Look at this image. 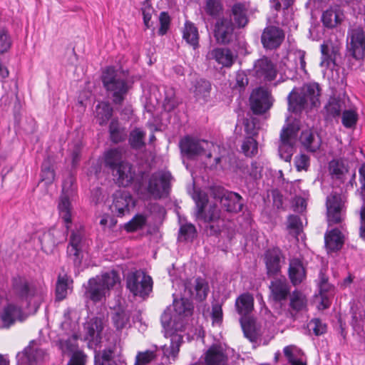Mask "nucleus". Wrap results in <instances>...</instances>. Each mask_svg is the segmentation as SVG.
Here are the masks:
<instances>
[{"label":"nucleus","instance_id":"nucleus-1","mask_svg":"<svg viewBox=\"0 0 365 365\" xmlns=\"http://www.w3.org/2000/svg\"><path fill=\"white\" fill-rule=\"evenodd\" d=\"M74 180L72 176L66 179L62 185V193L59 197L58 209L60 217L65 223L66 231L63 232L56 227H52L44 232L40 237L39 241L42 250L47 253H51L53 249L61 242H63L72 222L71 206L69 200L70 195L73 192L72 185Z\"/></svg>","mask_w":365,"mask_h":365},{"label":"nucleus","instance_id":"nucleus-2","mask_svg":"<svg viewBox=\"0 0 365 365\" xmlns=\"http://www.w3.org/2000/svg\"><path fill=\"white\" fill-rule=\"evenodd\" d=\"M102 82L112 102L115 105H122L130 89L126 79L119 75L114 68L108 67L103 73Z\"/></svg>","mask_w":365,"mask_h":365},{"label":"nucleus","instance_id":"nucleus-3","mask_svg":"<svg viewBox=\"0 0 365 365\" xmlns=\"http://www.w3.org/2000/svg\"><path fill=\"white\" fill-rule=\"evenodd\" d=\"M160 321L164 329L165 336L170 338V346L164 345L162 347L163 354L168 358L172 357L174 360L178 357L180 347L183 342V336L178 331H182V323H174L171 326L172 315L170 308H167L161 315Z\"/></svg>","mask_w":365,"mask_h":365},{"label":"nucleus","instance_id":"nucleus-4","mask_svg":"<svg viewBox=\"0 0 365 365\" xmlns=\"http://www.w3.org/2000/svg\"><path fill=\"white\" fill-rule=\"evenodd\" d=\"M205 195H199L196 200L197 217L201 218L207 225L205 227L207 235L217 236L221 232L223 221L220 218V210L216 205H211L205 211L207 203Z\"/></svg>","mask_w":365,"mask_h":365},{"label":"nucleus","instance_id":"nucleus-5","mask_svg":"<svg viewBox=\"0 0 365 365\" xmlns=\"http://www.w3.org/2000/svg\"><path fill=\"white\" fill-rule=\"evenodd\" d=\"M119 281L116 272H106L90 279L86 287L85 296L93 302H101L106 294Z\"/></svg>","mask_w":365,"mask_h":365},{"label":"nucleus","instance_id":"nucleus-6","mask_svg":"<svg viewBox=\"0 0 365 365\" xmlns=\"http://www.w3.org/2000/svg\"><path fill=\"white\" fill-rule=\"evenodd\" d=\"M322 88L317 82H308L298 89V113H307L320 106Z\"/></svg>","mask_w":365,"mask_h":365},{"label":"nucleus","instance_id":"nucleus-7","mask_svg":"<svg viewBox=\"0 0 365 365\" xmlns=\"http://www.w3.org/2000/svg\"><path fill=\"white\" fill-rule=\"evenodd\" d=\"M296 118L292 115L287 116L286 125L280 133V144L279 153L285 161H290L295 150L297 143V123Z\"/></svg>","mask_w":365,"mask_h":365},{"label":"nucleus","instance_id":"nucleus-8","mask_svg":"<svg viewBox=\"0 0 365 365\" xmlns=\"http://www.w3.org/2000/svg\"><path fill=\"white\" fill-rule=\"evenodd\" d=\"M126 288L135 297L147 298L153 290V279L141 269L128 272L125 277Z\"/></svg>","mask_w":365,"mask_h":365},{"label":"nucleus","instance_id":"nucleus-9","mask_svg":"<svg viewBox=\"0 0 365 365\" xmlns=\"http://www.w3.org/2000/svg\"><path fill=\"white\" fill-rule=\"evenodd\" d=\"M316 284L318 294H315V297L319 299L317 308L319 311H324L331 307L336 288L329 282V277L324 269H320Z\"/></svg>","mask_w":365,"mask_h":365},{"label":"nucleus","instance_id":"nucleus-10","mask_svg":"<svg viewBox=\"0 0 365 365\" xmlns=\"http://www.w3.org/2000/svg\"><path fill=\"white\" fill-rule=\"evenodd\" d=\"M211 191L215 198L220 200L222 207L227 212L237 213L242 210L243 200L240 194L221 187H212Z\"/></svg>","mask_w":365,"mask_h":365},{"label":"nucleus","instance_id":"nucleus-11","mask_svg":"<svg viewBox=\"0 0 365 365\" xmlns=\"http://www.w3.org/2000/svg\"><path fill=\"white\" fill-rule=\"evenodd\" d=\"M172 175L170 172L158 171L153 173L148 180L147 190L155 198L160 199L168 195Z\"/></svg>","mask_w":365,"mask_h":365},{"label":"nucleus","instance_id":"nucleus-12","mask_svg":"<svg viewBox=\"0 0 365 365\" xmlns=\"http://www.w3.org/2000/svg\"><path fill=\"white\" fill-rule=\"evenodd\" d=\"M209 145L208 141L199 140L190 135L183 137L179 142L181 153L190 160L205 154Z\"/></svg>","mask_w":365,"mask_h":365},{"label":"nucleus","instance_id":"nucleus-13","mask_svg":"<svg viewBox=\"0 0 365 365\" xmlns=\"http://www.w3.org/2000/svg\"><path fill=\"white\" fill-rule=\"evenodd\" d=\"M250 103L253 113L261 115L271 108L273 98L269 91L260 86L252 91Z\"/></svg>","mask_w":365,"mask_h":365},{"label":"nucleus","instance_id":"nucleus-14","mask_svg":"<svg viewBox=\"0 0 365 365\" xmlns=\"http://www.w3.org/2000/svg\"><path fill=\"white\" fill-rule=\"evenodd\" d=\"M327 218L329 226L339 224L343 220L344 202L341 194L332 192L326 200Z\"/></svg>","mask_w":365,"mask_h":365},{"label":"nucleus","instance_id":"nucleus-15","mask_svg":"<svg viewBox=\"0 0 365 365\" xmlns=\"http://www.w3.org/2000/svg\"><path fill=\"white\" fill-rule=\"evenodd\" d=\"M347 53L356 61L365 58V31L361 27L351 30L350 41L347 43Z\"/></svg>","mask_w":365,"mask_h":365},{"label":"nucleus","instance_id":"nucleus-16","mask_svg":"<svg viewBox=\"0 0 365 365\" xmlns=\"http://www.w3.org/2000/svg\"><path fill=\"white\" fill-rule=\"evenodd\" d=\"M234 24L231 19L220 18L214 26L213 36L216 42L221 45L230 44L234 38Z\"/></svg>","mask_w":365,"mask_h":365},{"label":"nucleus","instance_id":"nucleus-17","mask_svg":"<svg viewBox=\"0 0 365 365\" xmlns=\"http://www.w3.org/2000/svg\"><path fill=\"white\" fill-rule=\"evenodd\" d=\"M83 235L81 230L72 231L69 238L66 252L76 267H79L81 264L83 257Z\"/></svg>","mask_w":365,"mask_h":365},{"label":"nucleus","instance_id":"nucleus-18","mask_svg":"<svg viewBox=\"0 0 365 365\" xmlns=\"http://www.w3.org/2000/svg\"><path fill=\"white\" fill-rule=\"evenodd\" d=\"M282 259H284V257L281 250L278 247H272L265 251L264 262L267 277H274L281 273Z\"/></svg>","mask_w":365,"mask_h":365},{"label":"nucleus","instance_id":"nucleus-19","mask_svg":"<svg viewBox=\"0 0 365 365\" xmlns=\"http://www.w3.org/2000/svg\"><path fill=\"white\" fill-rule=\"evenodd\" d=\"M13 289L21 300L28 304L37 294L36 286L24 277H16L13 279Z\"/></svg>","mask_w":365,"mask_h":365},{"label":"nucleus","instance_id":"nucleus-20","mask_svg":"<svg viewBox=\"0 0 365 365\" xmlns=\"http://www.w3.org/2000/svg\"><path fill=\"white\" fill-rule=\"evenodd\" d=\"M255 76L261 82H270L277 76V69L273 63L266 57L257 61L255 64Z\"/></svg>","mask_w":365,"mask_h":365},{"label":"nucleus","instance_id":"nucleus-21","mask_svg":"<svg viewBox=\"0 0 365 365\" xmlns=\"http://www.w3.org/2000/svg\"><path fill=\"white\" fill-rule=\"evenodd\" d=\"M284 38L282 30L277 26H269L266 27L261 36V42L267 49H275L278 48Z\"/></svg>","mask_w":365,"mask_h":365},{"label":"nucleus","instance_id":"nucleus-22","mask_svg":"<svg viewBox=\"0 0 365 365\" xmlns=\"http://www.w3.org/2000/svg\"><path fill=\"white\" fill-rule=\"evenodd\" d=\"M113 204L110 207L113 212L115 213L118 217H122L128 213L130 211V205L133 204V198L130 193L127 191H116L113 195Z\"/></svg>","mask_w":365,"mask_h":365},{"label":"nucleus","instance_id":"nucleus-23","mask_svg":"<svg viewBox=\"0 0 365 365\" xmlns=\"http://www.w3.org/2000/svg\"><path fill=\"white\" fill-rule=\"evenodd\" d=\"M84 339L97 344L101 342V332L103 329V319L99 317H93L84 324Z\"/></svg>","mask_w":365,"mask_h":365},{"label":"nucleus","instance_id":"nucleus-24","mask_svg":"<svg viewBox=\"0 0 365 365\" xmlns=\"http://www.w3.org/2000/svg\"><path fill=\"white\" fill-rule=\"evenodd\" d=\"M185 292H188L190 297H193L198 302L204 301L209 292L208 283L202 277L196 278L193 284L190 282H186L185 283Z\"/></svg>","mask_w":365,"mask_h":365},{"label":"nucleus","instance_id":"nucleus-25","mask_svg":"<svg viewBox=\"0 0 365 365\" xmlns=\"http://www.w3.org/2000/svg\"><path fill=\"white\" fill-rule=\"evenodd\" d=\"M112 175L119 186L128 187L134 180L135 170L131 163L126 162L120 165V167H118L115 172L112 173Z\"/></svg>","mask_w":365,"mask_h":365},{"label":"nucleus","instance_id":"nucleus-26","mask_svg":"<svg viewBox=\"0 0 365 365\" xmlns=\"http://www.w3.org/2000/svg\"><path fill=\"white\" fill-rule=\"evenodd\" d=\"M271 297L276 302L286 300L290 294V287L284 277L275 278L269 286Z\"/></svg>","mask_w":365,"mask_h":365},{"label":"nucleus","instance_id":"nucleus-27","mask_svg":"<svg viewBox=\"0 0 365 365\" xmlns=\"http://www.w3.org/2000/svg\"><path fill=\"white\" fill-rule=\"evenodd\" d=\"M344 245V237L338 228L331 229L324 235V247L328 254L336 252Z\"/></svg>","mask_w":365,"mask_h":365},{"label":"nucleus","instance_id":"nucleus-28","mask_svg":"<svg viewBox=\"0 0 365 365\" xmlns=\"http://www.w3.org/2000/svg\"><path fill=\"white\" fill-rule=\"evenodd\" d=\"M22 309L20 307L14 304H9L5 306L0 314L2 322V328L8 329L12 326L16 320L21 321Z\"/></svg>","mask_w":365,"mask_h":365},{"label":"nucleus","instance_id":"nucleus-29","mask_svg":"<svg viewBox=\"0 0 365 365\" xmlns=\"http://www.w3.org/2000/svg\"><path fill=\"white\" fill-rule=\"evenodd\" d=\"M208 58L223 67H231L235 61L233 52L228 48H215L208 53Z\"/></svg>","mask_w":365,"mask_h":365},{"label":"nucleus","instance_id":"nucleus-30","mask_svg":"<svg viewBox=\"0 0 365 365\" xmlns=\"http://www.w3.org/2000/svg\"><path fill=\"white\" fill-rule=\"evenodd\" d=\"M211 83L205 78H198L192 83L190 88L195 98L197 101L207 102L210 96Z\"/></svg>","mask_w":365,"mask_h":365},{"label":"nucleus","instance_id":"nucleus-31","mask_svg":"<svg viewBox=\"0 0 365 365\" xmlns=\"http://www.w3.org/2000/svg\"><path fill=\"white\" fill-rule=\"evenodd\" d=\"M235 309L240 318H247L254 309V297L249 292L238 296L235 303Z\"/></svg>","mask_w":365,"mask_h":365},{"label":"nucleus","instance_id":"nucleus-32","mask_svg":"<svg viewBox=\"0 0 365 365\" xmlns=\"http://www.w3.org/2000/svg\"><path fill=\"white\" fill-rule=\"evenodd\" d=\"M298 140L300 141L303 148L310 153L317 151L322 144L321 138L310 130L302 131L299 138H298Z\"/></svg>","mask_w":365,"mask_h":365},{"label":"nucleus","instance_id":"nucleus-33","mask_svg":"<svg viewBox=\"0 0 365 365\" xmlns=\"http://www.w3.org/2000/svg\"><path fill=\"white\" fill-rule=\"evenodd\" d=\"M123 151L120 148H110L104 153V165L108 168L111 173H114L115 170L120 167V165L126 163L123 160Z\"/></svg>","mask_w":365,"mask_h":365},{"label":"nucleus","instance_id":"nucleus-34","mask_svg":"<svg viewBox=\"0 0 365 365\" xmlns=\"http://www.w3.org/2000/svg\"><path fill=\"white\" fill-rule=\"evenodd\" d=\"M182 39L189 46L196 49L199 47L200 35L197 27L190 21H185L182 29Z\"/></svg>","mask_w":365,"mask_h":365},{"label":"nucleus","instance_id":"nucleus-35","mask_svg":"<svg viewBox=\"0 0 365 365\" xmlns=\"http://www.w3.org/2000/svg\"><path fill=\"white\" fill-rule=\"evenodd\" d=\"M231 16L237 28L241 29L246 26L249 22L246 4L241 2L234 4L231 8Z\"/></svg>","mask_w":365,"mask_h":365},{"label":"nucleus","instance_id":"nucleus-36","mask_svg":"<svg viewBox=\"0 0 365 365\" xmlns=\"http://www.w3.org/2000/svg\"><path fill=\"white\" fill-rule=\"evenodd\" d=\"M227 356L219 346H210L205 354V365H226Z\"/></svg>","mask_w":365,"mask_h":365},{"label":"nucleus","instance_id":"nucleus-37","mask_svg":"<svg viewBox=\"0 0 365 365\" xmlns=\"http://www.w3.org/2000/svg\"><path fill=\"white\" fill-rule=\"evenodd\" d=\"M328 170L331 179L344 182L348 168L342 159H332L328 164Z\"/></svg>","mask_w":365,"mask_h":365},{"label":"nucleus","instance_id":"nucleus-38","mask_svg":"<svg viewBox=\"0 0 365 365\" xmlns=\"http://www.w3.org/2000/svg\"><path fill=\"white\" fill-rule=\"evenodd\" d=\"M130 317V313L129 311L119 307L113 313L111 319L113 326L117 330L120 331L129 325Z\"/></svg>","mask_w":365,"mask_h":365},{"label":"nucleus","instance_id":"nucleus-39","mask_svg":"<svg viewBox=\"0 0 365 365\" xmlns=\"http://www.w3.org/2000/svg\"><path fill=\"white\" fill-rule=\"evenodd\" d=\"M343 16L342 13L331 8L322 13V21L325 27L332 29L341 24Z\"/></svg>","mask_w":365,"mask_h":365},{"label":"nucleus","instance_id":"nucleus-40","mask_svg":"<svg viewBox=\"0 0 365 365\" xmlns=\"http://www.w3.org/2000/svg\"><path fill=\"white\" fill-rule=\"evenodd\" d=\"M341 103L334 97H331L324 107V117L326 120H332L341 115Z\"/></svg>","mask_w":365,"mask_h":365},{"label":"nucleus","instance_id":"nucleus-41","mask_svg":"<svg viewBox=\"0 0 365 365\" xmlns=\"http://www.w3.org/2000/svg\"><path fill=\"white\" fill-rule=\"evenodd\" d=\"M173 306L179 317L191 316L194 308L192 303L186 298L174 299Z\"/></svg>","mask_w":365,"mask_h":365},{"label":"nucleus","instance_id":"nucleus-42","mask_svg":"<svg viewBox=\"0 0 365 365\" xmlns=\"http://www.w3.org/2000/svg\"><path fill=\"white\" fill-rule=\"evenodd\" d=\"M113 109L108 102H101L96 107V118L100 125H105L113 115Z\"/></svg>","mask_w":365,"mask_h":365},{"label":"nucleus","instance_id":"nucleus-43","mask_svg":"<svg viewBox=\"0 0 365 365\" xmlns=\"http://www.w3.org/2000/svg\"><path fill=\"white\" fill-rule=\"evenodd\" d=\"M148 217L143 214H136L128 222L124 224L123 229L128 233L143 230L147 224Z\"/></svg>","mask_w":365,"mask_h":365},{"label":"nucleus","instance_id":"nucleus-44","mask_svg":"<svg viewBox=\"0 0 365 365\" xmlns=\"http://www.w3.org/2000/svg\"><path fill=\"white\" fill-rule=\"evenodd\" d=\"M110 139L113 143L123 142L126 138L125 129L121 128L118 119H112L109 125Z\"/></svg>","mask_w":365,"mask_h":365},{"label":"nucleus","instance_id":"nucleus-45","mask_svg":"<svg viewBox=\"0 0 365 365\" xmlns=\"http://www.w3.org/2000/svg\"><path fill=\"white\" fill-rule=\"evenodd\" d=\"M240 322L245 336L252 342H257L259 334L253 322L248 318H240Z\"/></svg>","mask_w":365,"mask_h":365},{"label":"nucleus","instance_id":"nucleus-46","mask_svg":"<svg viewBox=\"0 0 365 365\" xmlns=\"http://www.w3.org/2000/svg\"><path fill=\"white\" fill-rule=\"evenodd\" d=\"M308 194L304 193V196L298 195V235H301V230L307 225V219L304 212L307 206Z\"/></svg>","mask_w":365,"mask_h":365},{"label":"nucleus","instance_id":"nucleus-47","mask_svg":"<svg viewBox=\"0 0 365 365\" xmlns=\"http://www.w3.org/2000/svg\"><path fill=\"white\" fill-rule=\"evenodd\" d=\"M145 132L140 128H135L130 131L128 142L130 147L135 150H140L145 145Z\"/></svg>","mask_w":365,"mask_h":365},{"label":"nucleus","instance_id":"nucleus-48","mask_svg":"<svg viewBox=\"0 0 365 365\" xmlns=\"http://www.w3.org/2000/svg\"><path fill=\"white\" fill-rule=\"evenodd\" d=\"M24 354L26 356L28 361L31 363H39L46 359L47 357L46 351L41 348H34L29 346L24 350Z\"/></svg>","mask_w":365,"mask_h":365},{"label":"nucleus","instance_id":"nucleus-49","mask_svg":"<svg viewBox=\"0 0 365 365\" xmlns=\"http://www.w3.org/2000/svg\"><path fill=\"white\" fill-rule=\"evenodd\" d=\"M222 10L223 6L220 0H206L204 11L212 19L218 18Z\"/></svg>","mask_w":365,"mask_h":365},{"label":"nucleus","instance_id":"nucleus-50","mask_svg":"<svg viewBox=\"0 0 365 365\" xmlns=\"http://www.w3.org/2000/svg\"><path fill=\"white\" fill-rule=\"evenodd\" d=\"M179 104L175 96V90L173 88H166L165 90V99L163 102L164 109L168 112L173 110Z\"/></svg>","mask_w":365,"mask_h":365},{"label":"nucleus","instance_id":"nucleus-51","mask_svg":"<svg viewBox=\"0 0 365 365\" xmlns=\"http://www.w3.org/2000/svg\"><path fill=\"white\" fill-rule=\"evenodd\" d=\"M55 178V172L52 168L50 160L46 159L41 165V180L46 185H51Z\"/></svg>","mask_w":365,"mask_h":365},{"label":"nucleus","instance_id":"nucleus-52","mask_svg":"<svg viewBox=\"0 0 365 365\" xmlns=\"http://www.w3.org/2000/svg\"><path fill=\"white\" fill-rule=\"evenodd\" d=\"M241 149L247 157H254L258 153V143L255 139L249 136L245 138Z\"/></svg>","mask_w":365,"mask_h":365},{"label":"nucleus","instance_id":"nucleus-53","mask_svg":"<svg viewBox=\"0 0 365 365\" xmlns=\"http://www.w3.org/2000/svg\"><path fill=\"white\" fill-rule=\"evenodd\" d=\"M358 119V113L354 110H344L342 113L341 123L346 128L355 127Z\"/></svg>","mask_w":365,"mask_h":365},{"label":"nucleus","instance_id":"nucleus-54","mask_svg":"<svg viewBox=\"0 0 365 365\" xmlns=\"http://www.w3.org/2000/svg\"><path fill=\"white\" fill-rule=\"evenodd\" d=\"M307 328L310 332L313 331L315 336H320L325 334L327 331V326L319 318H313L307 324Z\"/></svg>","mask_w":365,"mask_h":365},{"label":"nucleus","instance_id":"nucleus-55","mask_svg":"<svg viewBox=\"0 0 365 365\" xmlns=\"http://www.w3.org/2000/svg\"><path fill=\"white\" fill-rule=\"evenodd\" d=\"M59 346L63 354L70 355L77 351V338L73 336L67 339H61Z\"/></svg>","mask_w":365,"mask_h":365},{"label":"nucleus","instance_id":"nucleus-56","mask_svg":"<svg viewBox=\"0 0 365 365\" xmlns=\"http://www.w3.org/2000/svg\"><path fill=\"white\" fill-rule=\"evenodd\" d=\"M180 238L184 241L192 242L197 235V230L194 225L185 223L180 226L179 230Z\"/></svg>","mask_w":365,"mask_h":365},{"label":"nucleus","instance_id":"nucleus-57","mask_svg":"<svg viewBox=\"0 0 365 365\" xmlns=\"http://www.w3.org/2000/svg\"><path fill=\"white\" fill-rule=\"evenodd\" d=\"M68 292V277L66 274L58 276L56 286V296L58 300L66 298Z\"/></svg>","mask_w":365,"mask_h":365},{"label":"nucleus","instance_id":"nucleus-58","mask_svg":"<svg viewBox=\"0 0 365 365\" xmlns=\"http://www.w3.org/2000/svg\"><path fill=\"white\" fill-rule=\"evenodd\" d=\"M156 359V354L151 350L138 351L135 356L134 365H147Z\"/></svg>","mask_w":365,"mask_h":365},{"label":"nucleus","instance_id":"nucleus-59","mask_svg":"<svg viewBox=\"0 0 365 365\" xmlns=\"http://www.w3.org/2000/svg\"><path fill=\"white\" fill-rule=\"evenodd\" d=\"M11 46V39L8 31L0 27V54L7 52Z\"/></svg>","mask_w":365,"mask_h":365},{"label":"nucleus","instance_id":"nucleus-60","mask_svg":"<svg viewBox=\"0 0 365 365\" xmlns=\"http://www.w3.org/2000/svg\"><path fill=\"white\" fill-rule=\"evenodd\" d=\"M170 17L168 12L162 11L159 16L160 28L158 29V34L164 36L167 34L170 26Z\"/></svg>","mask_w":365,"mask_h":365},{"label":"nucleus","instance_id":"nucleus-61","mask_svg":"<svg viewBox=\"0 0 365 365\" xmlns=\"http://www.w3.org/2000/svg\"><path fill=\"white\" fill-rule=\"evenodd\" d=\"M82 148V143L79 140L73 143L72 147L71 148L72 165L73 167L76 166L80 161Z\"/></svg>","mask_w":365,"mask_h":365},{"label":"nucleus","instance_id":"nucleus-62","mask_svg":"<svg viewBox=\"0 0 365 365\" xmlns=\"http://www.w3.org/2000/svg\"><path fill=\"white\" fill-rule=\"evenodd\" d=\"M286 230L289 237L297 239V215H290L288 216Z\"/></svg>","mask_w":365,"mask_h":365},{"label":"nucleus","instance_id":"nucleus-63","mask_svg":"<svg viewBox=\"0 0 365 365\" xmlns=\"http://www.w3.org/2000/svg\"><path fill=\"white\" fill-rule=\"evenodd\" d=\"M71 354V357L67 365H85L86 355L83 351H76Z\"/></svg>","mask_w":365,"mask_h":365},{"label":"nucleus","instance_id":"nucleus-64","mask_svg":"<svg viewBox=\"0 0 365 365\" xmlns=\"http://www.w3.org/2000/svg\"><path fill=\"white\" fill-rule=\"evenodd\" d=\"M359 181L360 183V188L358 190L360 196L364 201H365V163H362L359 168Z\"/></svg>","mask_w":365,"mask_h":365}]
</instances>
